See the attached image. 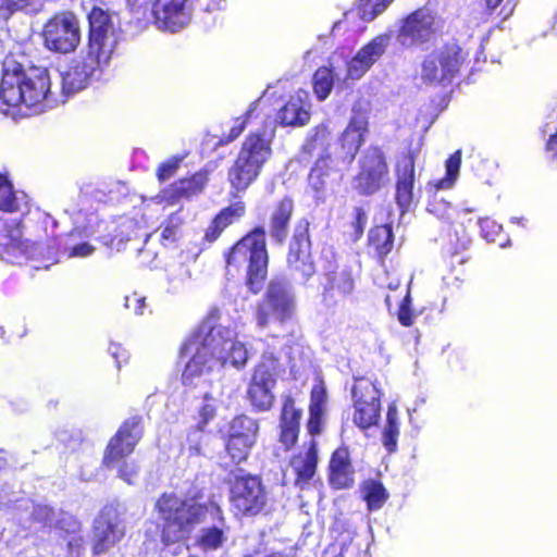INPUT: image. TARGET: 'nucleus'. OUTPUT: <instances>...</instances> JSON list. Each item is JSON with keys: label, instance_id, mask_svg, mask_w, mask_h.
Returning a JSON list of instances; mask_svg holds the SVG:
<instances>
[{"label": "nucleus", "instance_id": "nucleus-31", "mask_svg": "<svg viewBox=\"0 0 557 557\" xmlns=\"http://www.w3.org/2000/svg\"><path fill=\"white\" fill-rule=\"evenodd\" d=\"M25 195L13 190L12 184L0 174V210L18 212L26 208Z\"/></svg>", "mask_w": 557, "mask_h": 557}, {"label": "nucleus", "instance_id": "nucleus-51", "mask_svg": "<svg viewBox=\"0 0 557 557\" xmlns=\"http://www.w3.org/2000/svg\"><path fill=\"white\" fill-rule=\"evenodd\" d=\"M370 69L371 65L357 53L347 63V78L360 79Z\"/></svg>", "mask_w": 557, "mask_h": 557}, {"label": "nucleus", "instance_id": "nucleus-45", "mask_svg": "<svg viewBox=\"0 0 557 557\" xmlns=\"http://www.w3.org/2000/svg\"><path fill=\"white\" fill-rule=\"evenodd\" d=\"M256 107H257V101L252 102L250 104L248 111L243 116H239V117H236L233 120V124L230 128V132L228 133L224 132L222 134L221 139H220L221 144H228V143L235 140L243 133V131L246 127L247 121L251 116Z\"/></svg>", "mask_w": 557, "mask_h": 557}, {"label": "nucleus", "instance_id": "nucleus-46", "mask_svg": "<svg viewBox=\"0 0 557 557\" xmlns=\"http://www.w3.org/2000/svg\"><path fill=\"white\" fill-rule=\"evenodd\" d=\"M393 0H361L360 16L364 21H373L384 12Z\"/></svg>", "mask_w": 557, "mask_h": 557}, {"label": "nucleus", "instance_id": "nucleus-54", "mask_svg": "<svg viewBox=\"0 0 557 557\" xmlns=\"http://www.w3.org/2000/svg\"><path fill=\"white\" fill-rule=\"evenodd\" d=\"M428 212L434 214L436 218L442 220H449L451 218V207L449 203L443 201L442 199L433 198L428 203L426 208Z\"/></svg>", "mask_w": 557, "mask_h": 557}, {"label": "nucleus", "instance_id": "nucleus-10", "mask_svg": "<svg viewBox=\"0 0 557 557\" xmlns=\"http://www.w3.org/2000/svg\"><path fill=\"white\" fill-rule=\"evenodd\" d=\"M388 181V166L383 151L377 147H369L359 159V173L352 187L361 195H373Z\"/></svg>", "mask_w": 557, "mask_h": 557}, {"label": "nucleus", "instance_id": "nucleus-33", "mask_svg": "<svg viewBox=\"0 0 557 557\" xmlns=\"http://www.w3.org/2000/svg\"><path fill=\"white\" fill-rule=\"evenodd\" d=\"M208 182L207 173L198 172L189 178H183L172 186V191L175 197L189 198L200 193Z\"/></svg>", "mask_w": 557, "mask_h": 557}, {"label": "nucleus", "instance_id": "nucleus-5", "mask_svg": "<svg viewBox=\"0 0 557 557\" xmlns=\"http://www.w3.org/2000/svg\"><path fill=\"white\" fill-rule=\"evenodd\" d=\"M268 259L265 232L262 227H257L232 248L226 263L227 267L244 268L247 272V284L257 294L267 276Z\"/></svg>", "mask_w": 557, "mask_h": 557}, {"label": "nucleus", "instance_id": "nucleus-19", "mask_svg": "<svg viewBox=\"0 0 557 557\" xmlns=\"http://www.w3.org/2000/svg\"><path fill=\"white\" fill-rule=\"evenodd\" d=\"M28 244L23 240L21 223L12 220L5 223L0 232V258L8 263H17L23 257L28 256Z\"/></svg>", "mask_w": 557, "mask_h": 557}, {"label": "nucleus", "instance_id": "nucleus-29", "mask_svg": "<svg viewBox=\"0 0 557 557\" xmlns=\"http://www.w3.org/2000/svg\"><path fill=\"white\" fill-rule=\"evenodd\" d=\"M228 396L221 380H218L209 391H205V404L199 411L203 424H207L214 418L218 405L224 404Z\"/></svg>", "mask_w": 557, "mask_h": 557}, {"label": "nucleus", "instance_id": "nucleus-13", "mask_svg": "<svg viewBox=\"0 0 557 557\" xmlns=\"http://www.w3.org/2000/svg\"><path fill=\"white\" fill-rule=\"evenodd\" d=\"M125 535V524L119 508L108 505L94 521L92 554L101 556L115 546Z\"/></svg>", "mask_w": 557, "mask_h": 557}, {"label": "nucleus", "instance_id": "nucleus-35", "mask_svg": "<svg viewBox=\"0 0 557 557\" xmlns=\"http://www.w3.org/2000/svg\"><path fill=\"white\" fill-rule=\"evenodd\" d=\"M399 435V422L396 406L394 404L388 406L386 414V425L383 431V445L385 448L393 453L397 448V438Z\"/></svg>", "mask_w": 557, "mask_h": 557}, {"label": "nucleus", "instance_id": "nucleus-21", "mask_svg": "<svg viewBox=\"0 0 557 557\" xmlns=\"http://www.w3.org/2000/svg\"><path fill=\"white\" fill-rule=\"evenodd\" d=\"M301 414L302 410L296 408L295 400L289 396L286 397L280 419V443L285 450H288L297 442Z\"/></svg>", "mask_w": 557, "mask_h": 557}, {"label": "nucleus", "instance_id": "nucleus-16", "mask_svg": "<svg viewBox=\"0 0 557 557\" xmlns=\"http://www.w3.org/2000/svg\"><path fill=\"white\" fill-rule=\"evenodd\" d=\"M108 60L88 51L86 57L72 60L62 73V89L66 96L85 89L101 73V65Z\"/></svg>", "mask_w": 557, "mask_h": 557}, {"label": "nucleus", "instance_id": "nucleus-38", "mask_svg": "<svg viewBox=\"0 0 557 557\" xmlns=\"http://www.w3.org/2000/svg\"><path fill=\"white\" fill-rule=\"evenodd\" d=\"M258 432L257 422L247 416L235 417L228 429V434L238 436L246 441L256 442Z\"/></svg>", "mask_w": 557, "mask_h": 557}, {"label": "nucleus", "instance_id": "nucleus-48", "mask_svg": "<svg viewBox=\"0 0 557 557\" xmlns=\"http://www.w3.org/2000/svg\"><path fill=\"white\" fill-rule=\"evenodd\" d=\"M471 238L463 228L455 230L454 235H449L447 250L451 255H457L469 248Z\"/></svg>", "mask_w": 557, "mask_h": 557}, {"label": "nucleus", "instance_id": "nucleus-61", "mask_svg": "<svg viewBox=\"0 0 557 557\" xmlns=\"http://www.w3.org/2000/svg\"><path fill=\"white\" fill-rule=\"evenodd\" d=\"M95 251V247L89 243H81L74 245L69 252L70 257L85 258L90 256Z\"/></svg>", "mask_w": 557, "mask_h": 557}, {"label": "nucleus", "instance_id": "nucleus-3", "mask_svg": "<svg viewBox=\"0 0 557 557\" xmlns=\"http://www.w3.org/2000/svg\"><path fill=\"white\" fill-rule=\"evenodd\" d=\"M182 498L173 493L162 494L156 503L161 521V540L165 545L180 542L203 521L208 508L196 498Z\"/></svg>", "mask_w": 557, "mask_h": 557}, {"label": "nucleus", "instance_id": "nucleus-62", "mask_svg": "<svg viewBox=\"0 0 557 557\" xmlns=\"http://www.w3.org/2000/svg\"><path fill=\"white\" fill-rule=\"evenodd\" d=\"M109 352L115 359L117 368H121V364L128 360V352H127V350L122 348L117 344H111L109 346Z\"/></svg>", "mask_w": 557, "mask_h": 557}, {"label": "nucleus", "instance_id": "nucleus-22", "mask_svg": "<svg viewBox=\"0 0 557 557\" xmlns=\"http://www.w3.org/2000/svg\"><path fill=\"white\" fill-rule=\"evenodd\" d=\"M287 262L290 268L301 274L304 280L314 273V267L310 260V242L305 233L294 235L289 245Z\"/></svg>", "mask_w": 557, "mask_h": 557}, {"label": "nucleus", "instance_id": "nucleus-23", "mask_svg": "<svg viewBox=\"0 0 557 557\" xmlns=\"http://www.w3.org/2000/svg\"><path fill=\"white\" fill-rule=\"evenodd\" d=\"M396 201L404 213L412 202L414 182V160L412 156L405 157L397 165Z\"/></svg>", "mask_w": 557, "mask_h": 557}, {"label": "nucleus", "instance_id": "nucleus-39", "mask_svg": "<svg viewBox=\"0 0 557 557\" xmlns=\"http://www.w3.org/2000/svg\"><path fill=\"white\" fill-rule=\"evenodd\" d=\"M62 520L55 519V512L52 508L46 505H32V521L24 524V529L33 530L36 529L35 523L41 524L44 527H55L59 528V521Z\"/></svg>", "mask_w": 557, "mask_h": 557}, {"label": "nucleus", "instance_id": "nucleus-36", "mask_svg": "<svg viewBox=\"0 0 557 557\" xmlns=\"http://www.w3.org/2000/svg\"><path fill=\"white\" fill-rule=\"evenodd\" d=\"M362 493L370 510L380 509L388 496L383 484L375 480L366 481L362 486Z\"/></svg>", "mask_w": 557, "mask_h": 557}, {"label": "nucleus", "instance_id": "nucleus-63", "mask_svg": "<svg viewBox=\"0 0 557 557\" xmlns=\"http://www.w3.org/2000/svg\"><path fill=\"white\" fill-rule=\"evenodd\" d=\"M94 220L97 221V216L95 214H91L90 220H88V224L86 225H76L75 232L84 233L85 236H91L95 235L100 231L101 225H95Z\"/></svg>", "mask_w": 557, "mask_h": 557}, {"label": "nucleus", "instance_id": "nucleus-42", "mask_svg": "<svg viewBox=\"0 0 557 557\" xmlns=\"http://www.w3.org/2000/svg\"><path fill=\"white\" fill-rule=\"evenodd\" d=\"M255 442L239 438L238 436L228 434L226 450L234 463H239L246 460L249 450Z\"/></svg>", "mask_w": 557, "mask_h": 557}, {"label": "nucleus", "instance_id": "nucleus-50", "mask_svg": "<svg viewBox=\"0 0 557 557\" xmlns=\"http://www.w3.org/2000/svg\"><path fill=\"white\" fill-rule=\"evenodd\" d=\"M33 0H0V20H8L14 12L28 9Z\"/></svg>", "mask_w": 557, "mask_h": 557}, {"label": "nucleus", "instance_id": "nucleus-18", "mask_svg": "<svg viewBox=\"0 0 557 557\" xmlns=\"http://www.w3.org/2000/svg\"><path fill=\"white\" fill-rule=\"evenodd\" d=\"M189 0H156L152 15L156 26L165 32L176 33L190 22Z\"/></svg>", "mask_w": 557, "mask_h": 557}, {"label": "nucleus", "instance_id": "nucleus-17", "mask_svg": "<svg viewBox=\"0 0 557 557\" xmlns=\"http://www.w3.org/2000/svg\"><path fill=\"white\" fill-rule=\"evenodd\" d=\"M141 418L132 417L124 421L116 434L110 440L103 463L108 468H115V462L133 453L143 436Z\"/></svg>", "mask_w": 557, "mask_h": 557}, {"label": "nucleus", "instance_id": "nucleus-26", "mask_svg": "<svg viewBox=\"0 0 557 557\" xmlns=\"http://www.w3.org/2000/svg\"><path fill=\"white\" fill-rule=\"evenodd\" d=\"M326 389L322 382L315 384L310 394L309 419L307 422L308 433L312 436L322 431V418L326 408Z\"/></svg>", "mask_w": 557, "mask_h": 557}, {"label": "nucleus", "instance_id": "nucleus-60", "mask_svg": "<svg viewBox=\"0 0 557 557\" xmlns=\"http://www.w3.org/2000/svg\"><path fill=\"white\" fill-rule=\"evenodd\" d=\"M125 307L133 309L136 314L141 315L147 307L146 298L139 297L137 294L127 296L125 297Z\"/></svg>", "mask_w": 557, "mask_h": 557}, {"label": "nucleus", "instance_id": "nucleus-4", "mask_svg": "<svg viewBox=\"0 0 557 557\" xmlns=\"http://www.w3.org/2000/svg\"><path fill=\"white\" fill-rule=\"evenodd\" d=\"M296 314L293 286L283 278L272 280L255 313L257 326L269 331L272 337L284 336Z\"/></svg>", "mask_w": 557, "mask_h": 557}, {"label": "nucleus", "instance_id": "nucleus-20", "mask_svg": "<svg viewBox=\"0 0 557 557\" xmlns=\"http://www.w3.org/2000/svg\"><path fill=\"white\" fill-rule=\"evenodd\" d=\"M311 103L306 91L299 90L290 96L277 113V120L285 126H304L310 120Z\"/></svg>", "mask_w": 557, "mask_h": 557}, {"label": "nucleus", "instance_id": "nucleus-34", "mask_svg": "<svg viewBox=\"0 0 557 557\" xmlns=\"http://www.w3.org/2000/svg\"><path fill=\"white\" fill-rule=\"evenodd\" d=\"M391 42L389 34H381L363 46L357 53L371 66L385 53Z\"/></svg>", "mask_w": 557, "mask_h": 557}, {"label": "nucleus", "instance_id": "nucleus-12", "mask_svg": "<svg viewBox=\"0 0 557 557\" xmlns=\"http://www.w3.org/2000/svg\"><path fill=\"white\" fill-rule=\"evenodd\" d=\"M45 46L54 52L69 53L81 41L79 24L71 13H62L49 20L42 32Z\"/></svg>", "mask_w": 557, "mask_h": 557}, {"label": "nucleus", "instance_id": "nucleus-2", "mask_svg": "<svg viewBox=\"0 0 557 557\" xmlns=\"http://www.w3.org/2000/svg\"><path fill=\"white\" fill-rule=\"evenodd\" d=\"M51 79L45 66L25 67L13 59L3 63L0 98L9 107L25 106L32 113L51 107Z\"/></svg>", "mask_w": 557, "mask_h": 557}, {"label": "nucleus", "instance_id": "nucleus-56", "mask_svg": "<svg viewBox=\"0 0 557 557\" xmlns=\"http://www.w3.org/2000/svg\"><path fill=\"white\" fill-rule=\"evenodd\" d=\"M479 225L483 237L487 242H496V236L502 232V225L490 219H481Z\"/></svg>", "mask_w": 557, "mask_h": 557}, {"label": "nucleus", "instance_id": "nucleus-43", "mask_svg": "<svg viewBox=\"0 0 557 557\" xmlns=\"http://www.w3.org/2000/svg\"><path fill=\"white\" fill-rule=\"evenodd\" d=\"M331 133L326 125H319L313 129V134L309 137L305 149L310 152L321 154L325 152L330 145Z\"/></svg>", "mask_w": 557, "mask_h": 557}, {"label": "nucleus", "instance_id": "nucleus-24", "mask_svg": "<svg viewBox=\"0 0 557 557\" xmlns=\"http://www.w3.org/2000/svg\"><path fill=\"white\" fill-rule=\"evenodd\" d=\"M367 128V116L362 113H355L343 132L341 137L342 148L350 159H354L360 146L363 144Z\"/></svg>", "mask_w": 557, "mask_h": 557}, {"label": "nucleus", "instance_id": "nucleus-59", "mask_svg": "<svg viewBox=\"0 0 557 557\" xmlns=\"http://www.w3.org/2000/svg\"><path fill=\"white\" fill-rule=\"evenodd\" d=\"M367 223H368L367 212L362 208L356 207L354 209V222H352L356 239H358L362 236L364 228L367 226Z\"/></svg>", "mask_w": 557, "mask_h": 557}, {"label": "nucleus", "instance_id": "nucleus-37", "mask_svg": "<svg viewBox=\"0 0 557 557\" xmlns=\"http://www.w3.org/2000/svg\"><path fill=\"white\" fill-rule=\"evenodd\" d=\"M338 77L326 66L319 67L313 75V91L319 100H325L333 88L334 79Z\"/></svg>", "mask_w": 557, "mask_h": 557}, {"label": "nucleus", "instance_id": "nucleus-32", "mask_svg": "<svg viewBox=\"0 0 557 557\" xmlns=\"http://www.w3.org/2000/svg\"><path fill=\"white\" fill-rule=\"evenodd\" d=\"M62 515V520L58 523L59 529L65 530L71 534L67 541V557H81L84 552V540L83 536L77 534L76 531L79 529V523L71 515Z\"/></svg>", "mask_w": 557, "mask_h": 557}, {"label": "nucleus", "instance_id": "nucleus-55", "mask_svg": "<svg viewBox=\"0 0 557 557\" xmlns=\"http://www.w3.org/2000/svg\"><path fill=\"white\" fill-rule=\"evenodd\" d=\"M206 441V435L201 430H194L187 436L188 450L190 456L202 455V444Z\"/></svg>", "mask_w": 557, "mask_h": 557}, {"label": "nucleus", "instance_id": "nucleus-58", "mask_svg": "<svg viewBox=\"0 0 557 557\" xmlns=\"http://www.w3.org/2000/svg\"><path fill=\"white\" fill-rule=\"evenodd\" d=\"M139 473V467L135 461H125L119 468V476L128 484H133Z\"/></svg>", "mask_w": 557, "mask_h": 557}, {"label": "nucleus", "instance_id": "nucleus-64", "mask_svg": "<svg viewBox=\"0 0 557 557\" xmlns=\"http://www.w3.org/2000/svg\"><path fill=\"white\" fill-rule=\"evenodd\" d=\"M547 154L550 160L557 164V129L554 134H549V138L546 145Z\"/></svg>", "mask_w": 557, "mask_h": 557}, {"label": "nucleus", "instance_id": "nucleus-7", "mask_svg": "<svg viewBox=\"0 0 557 557\" xmlns=\"http://www.w3.org/2000/svg\"><path fill=\"white\" fill-rule=\"evenodd\" d=\"M442 22L428 8H420L399 21L396 40L406 49L431 42L440 34Z\"/></svg>", "mask_w": 557, "mask_h": 557}, {"label": "nucleus", "instance_id": "nucleus-6", "mask_svg": "<svg viewBox=\"0 0 557 557\" xmlns=\"http://www.w3.org/2000/svg\"><path fill=\"white\" fill-rule=\"evenodd\" d=\"M271 156L270 138L259 133L247 136L236 161L228 170L231 186L237 191L245 190L259 176L262 166Z\"/></svg>", "mask_w": 557, "mask_h": 557}, {"label": "nucleus", "instance_id": "nucleus-47", "mask_svg": "<svg viewBox=\"0 0 557 557\" xmlns=\"http://www.w3.org/2000/svg\"><path fill=\"white\" fill-rule=\"evenodd\" d=\"M244 213L245 205L238 201L223 209L214 219L216 220L218 225H222L225 228L243 216Z\"/></svg>", "mask_w": 557, "mask_h": 557}, {"label": "nucleus", "instance_id": "nucleus-41", "mask_svg": "<svg viewBox=\"0 0 557 557\" xmlns=\"http://www.w3.org/2000/svg\"><path fill=\"white\" fill-rule=\"evenodd\" d=\"M461 165V151L457 150L446 161V176L438 180L434 187L436 190L449 189L454 186L458 178L459 169Z\"/></svg>", "mask_w": 557, "mask_h": 557}, {"label": "nucleus", "instance_id": "nucleus-52", "mask_svg": "<svg viewBox=\"0 0 557 557\" xmlns=\"http://www.w3.org/2000/svg\"><path fill=\"white\" fill-rule=\"evenodd\" d=\"M182 223L183 221L177 213L172 214L162 226L161 239L163 242H174Z\"/></svg>", "mask_w": 557, "mask_h": 557}, {"label": "nucleus", "instance_id": "nucleus-44", "mask_svg": "<svg viewBox=\"0 0 557 557\" xmlns=\"http://www.w3.org/2000/svg\"><path fill=\"white\" fill-rule=\"evenodd\" d=\"M370 240L375 245L381 253H386L392 248L393 232L389 224L375 227L370 233Z\"/></svg>", "mask_w": 557, "mask_h": 557}, {"label": "nucleus", "instance_id": "nucleus-28", "mask_svg": "<svg viewBox=\"0 0 557 557\" xmlns=\"http://www.w3.org/2000/svg\"><path fill=\"white\" fill-rule=\"evenodd\" d=\"M318 463L317 443L312 440L304 454L295 456L290 466L297 474V481L308 482L312 479Z\"/></svg>", "mask_w": 557, "mask_h": 557}, {"label": "nucleus", "instance_id": "nucleus-40", "mask_svg": "<svg viewBox=\"0 0 557 557\" xmlns=\"http://www.w3.org/2000/svg\"><path fill=\"white\" fill-rule=\"evenodd\" d=\"M225 541L226 536L223 529L214 525L200 531L197 544L202 550L208 552L221 548Z\"/></svg>", "mask_w": 557, "mask_h": 557}, {"label": "nucleus", "instance_id": "nucleus-25", "mask_svg": "<svg viewBox=\"0 0 557 557\" xmlns=\"http://www.w3.org/2000/svg\"><path fill=\"white\" fill-rule=\"evenodd\" d=\"M330 482L336 488H346L354 483V470L347 449H336L330 461Z\"/></svg>", "mask_w": 557, "mask_h": 557}, {"label": "nucleus", "instance_id": "nucleus-14", "mask_svg": "<svg viewBox=\"0 0 557 557\" xmlns=\"http://www.w3.org/2000/svg\"><path fill=\"white\" fill-rule=\"evenodd\" d=\"M354 423L364 430L376 424L380 412V392L376 385L368 379H357L352 389Z\"/></svg>", "mask_w": 557, "mask_h": 557}, {"label": "nucleus", "instance_id": "nucleus-9", "mask_svg": "<svg viewBox=\"0 0 557 557\" xmlns=\"http://www.w3.org/2000/svg\"><path fill=\"white\" fill-rule=\"evenodd\" d=\"M462 61L461 48L457 44H448L426 55L422 63L421 78L428 84L449 83Z\"/></svg>", "mask_w": 557, "mask_h": 557}, {"label": "nucleus", "instance_id": "nucleus-27", "mask_svg": "<svg viewBox=\"0 0 557 557\" xmlns=\"http://www.w3.org/2000/svg\"><path fill=\"white\" fill-rule=\"evenodd\" d=\"M293 201L289 198H284L280 201L277 207L274 209L271 223L270 234L271 237L277 243H283L288 234V224L293 213Z\"/></svg>", "mask_w": 557, "mask_h": 557}, {"label": "nucleus", "instance_id": "nucleus-53", "mask_svg": "<svg viewBox=\"0 0 557 557\" xmlns=\"http://www.w3.org/2000/svg\"><path fill=\"white\" fill-rule=\"evenodd\" d=\"M333 287L343 295H348L354 289V278L347 270L338 272L333 278Z\"/></svg>", "mask_w": 557, "mask_h": 557}, {"label": "nucleus", "instance_id": "nucleus-15", "mask_svg": "<svg viewBox=\"0 0 557 557\" xmlns=\"http://www.w3.org/2000/svg\"><path fill=\"white\" fill-rule=\"evenodd\" d=\"M261 481L252 475H236L231 486V502L242 513L257 515L267 503Z\"/></svg>", "mask_w": 557, "mask_h": 557}, {"label": "nucleus", "instance_id": "nucleus-1", "mask_svg": "<svg viewBox=\"0 0 557 557\" xmlns=\"http://www.w3.org/2000/svg\"><path fill=\"white\" fill-rule=\"evenodd\" d=\"M182 356L189 357L182 374L183 384L190 387H211L221 380L220 369L223 366L243 369L248 360V350L233 330L205 323L184 344Z\"/></svg>", "mask_w": 557, "mask_h": 557}, {"label": "nucleus", "instance_id": "nucleus-8", "mask_svg": "<svg viewBox=\"0 0 557 557\" xmlns=\"http://www.w3.org/2000/svg\"><path fill=\"white\" fill-rule=\"evenodd\" d=\"M280 373V362L272 352H264L256 366L249 386L248 398L258 411L269 410L274 401L273 388Z\"/></svg>", "mask_w": 557, "mask_h": 557}, {"label": "nucleus", "instance_id": "nucleus-57", "mask_svg": "<svg viewBox=\"0 0 557 557\" xmlns=\"http://www.w3.org/2000/svg\"><path fill=\"white\" fill-rule=\"evenodd\" d=\"M181 161L182 160L180 158H172L162 163L157 171L159 181L164 182L171 178L177 171Z\"/></svg>", "mask_w": 557, "mask_h": 557}, {"label": "nucleus", "instance_id": "nucleus-49", "mask_svg": "<svg viewBox=\"0 0 557 557\" xmlns=\"http://www.w3.org/2000/svg\"><path fill=\"white\" fill-rule=\"evenodd\" d=\"M397 319L399 323L404 326H411L416 319V313L411 309V297L409 290L406 296L403 298L398 309H397Z\"/></svg>", "mask_w": 557, "mask_h": 557}, {"label": "nucleus", "instance_id": "nucleus-30", "mask_svg": "<svg viewBox=\"0 0 557 557\" xmlns=\"http://www.w3.org/2000/svg\"><path fill=\"white\" fill-rule=\"evenodd\" d=\"M332 160L329 156L320 157L308 176L309 187L313 190L315 199H320L326 187V178L332 171Z\"/></svg>", "mask_w": 557, "mask_h": 557}, {"label": "nucleus", "instance_id": "nucleus-11", "mask_svg": "<svg viewBox=\"0 0 557 557\" xmlns=\"http://www.w3.org/2000/svg\"><path fill=\"white\" fill-rule=\"evenodd\" d=\"M89 20V52L110 60L116 48L119 36L116 32L117 16L109 14L100 8H94L88 15Z\"/></svg>", "mask_w": 557, "mask_h": 557}]
</instances>
